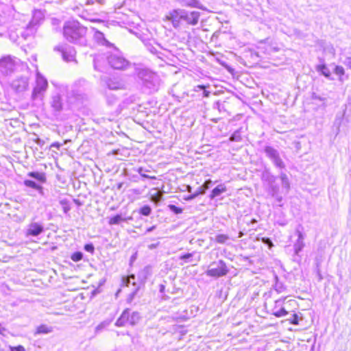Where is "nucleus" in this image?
<instances>
[{
	"mask_svg": "<svg viewBox=\"0 0 351 351\" xmlns=\"http://www.w3.org/2000/svg\"><path fill=\"white\" fill-rule=\"evenodd\" d=\"M86 30V28L81 25L77 21H67L63 27V34L64 38L71 43L85 45L84 36Z\"/></svg>",
	"mask_w": 351,
	"mask_h": 351,
	"instance_id": "nucleus-1",
	"label": "nucleus"
},
{
	"mask_svg": "<svg viewBox=\"0 0 351 351\" xmlns=\"http://www.w3.org/2000/svg\"><path fill=\"white\" fill-rule=\"evenodd\" d=\"M138 78L141 80L142 84L149 93L156 92L160 84V80L158 75L148 69L137 67L135 70Z\"/></svg>",
	"mask_w": 351,
	"mask_h": 351,
	"instance_id": "nucleus-2",
	"label": "nucleus"
},
{
	"mask_svg": "<svg viewBox=\"0 0 351 351\" xmlns=\"http://www.w3.org/2000/svg\"><path fill=\"white\" fill-rule=\"evenodd\" d=\"M16 60L11 56H6L0 59V79L11 75L15 70Z\"/></svg>",
	"mask_w": 351,
	"mask_h": 351,
	"instance_id": "nucleus-3",
	"label": "nucleus"
},
{
	"mask_svg": "<svg viewBox=\"0 0 351 351\" xmlns=\"http://www.w3.org/2000/svg\"><path fill=\"white\" fill-rule=\"evenodd\" d=\"M48 87L47 80L39 72L36 73V86L33 89L32 99L42 100Z\"/></svg>",
	"mask_w": 351,
	"mask_h": 351,
	"instance_id": "nucleus-4",
	"label": "nucleus"
},
{
	"mask_svg": "<svg viewBox=\"0 0 351 351\" xmlns=\"http://www.w3.org/2000/svg\"><path fill=\"white\" fill-rule=\"evenodd\" d=\"M110 66L114 69H125L129 66V62L118 52L111 53L107 56Z\"/></svg>",
	"mask_w": 351,
	"mask_h": 351,
	"instance_id": "nucleus-5",
	"label": "nucleus"
},
{
	"mask_svg": "<svg viewBox=\"0 0 351 351\" xmlns=\"http://www.w3.org/2000/svg\"><path fill=\"white\" fill-rule=\"evenodd\" d=\"M264 152L267 157H268L273 164L278 168L284 169L285 167V162L282 161L280 156V154L277 149L271 147L266 146L264 148Z\"/></svg>",
	"mask_w": 351,
	"mask_h": 351,
	"instance_id": "nucleus-6",
	"label": "nucleus"
},
{
	"mask_svg": "<svg viewBox=\"0 0 351 351\" xmlns=\"http://www.w3.org/2000/svg\"><path fill=\"white\" fill-rule=\"evenodd\" d=\"M45 13L41 10H35L33 12L32 19L27 25V31L29 34H34L37 29L38 25L43 21Z\"/></svg>",
	"mask_w": 351,
	"mask_h": 351,
	"instance_id": "nucleus-7",
	"label": "nucleus"
},
{
	"mask_svg": "<svg viewBox=\"0 0 351 351\" xmlns=\"http://www.w3.org/2000/svg\"><path fill=\"white\" fill-rule=\"evenodd\" d=\"M216 265L215 267H210L206 271V275L212 277H221L228 273L226 265L223 261L220 260L218 263H213L210 267Z\"/></svg>",
	"mask_w": 351,
	"mask_h": 351,
	"instance_id": "nucleus-8",
	"label": "nucleus"
},
{
	"mask_svg": "<svg viewBox=\"0 0 351 351\" xmlns=\"http://www.w3.org/2000/svg\"><path fill=\"white\" fill-rule=\"evenodd\" d=\"M183 14H184V10L175 9L169 13L167 19L171 22L175 28H178L180 27V21L182 20Z\"/></svg>",
	"mask_w": 351,
	"mask_h": 351,
	"instance_id": "nucleus-9",
	"label": "nucleus"
},
{
	"mask_svg": "<svg viewBox=\"0 0 351 351\" xmlns=\"http://www.w3.org/2000/svg\"><path fill=\"white\" fill-rule=\"evenodd\" d=\"M200 13L199 12L193 11L189 12L184 10V14L182 15V20L188 25H195L199 21Z\"/></svg>",
	"mask_w": 351,
	"mask_h": 351,
	"instance_id": "nucleus-10",
	"label": "nucleus"
},
{
	"mask_svg": "<svg viewBox=\"0 0 351 351\" xmlns=\"http://www.w3.org/2000/svg\"><path fill=\"white\" fill-rule=\"evenodd\" d=\"M11 86L16 92H23L28 86V80L26 77L17 78L12 82Z\"/></svg>",
	"mask_w": 351,
	"mask_h": 351,
	"instance_id": "nucleus-11",
	"label": "nucleus"
},
{
	"mask_svg": "<svg viewBox=\"0 0 351 351\" xmlns=\"http://www.w3.org/2000/svg\"><path fill=\"white\" fill-rule=\"evenodd\" d=\"M213 182L211 180H207L204 182V183L198 188V189L192 195H190L185 197V199L187 201L193 199L199 195H203L206 193V191L208 190L212 185Z\"/></svg>",
	"mask_w": 351,
	"mask_h": 351,
	"instance_id": "nucleus-12",
	"label": "nucleus"
},
{
	"mask_svg": "<svg viewBox=\"0 0 351 351\" xmlns=\"http://www.w3.org/2000/svg\"><path fill=\"white\" fill-rule=\"evenodd\" d=\"M285 299H279L276 300L275 306L272 309V314L276 317H280L285 316L288 314V312L282 307V304Z\"/></svg>",
	"mask_w": 351,
	"mask_h": 351,
	"instance_id": "nucleus-13",
	"label": "nucleus"
},
{
	"mask_svg": "<svg viewBox=\"0 0 351 351\" xmlns=\"http://www.w3.org/2000/svg\"><path fill=\"white\" fill-rule=\"evenodd\" d=\"M44 228L41 224L33 222L28 226V228L27 230V235L36 237L41 234Z\"/></svg>",
	"mask_w": 351,
	"mask_h": 351,
	"instance_id": "nucleus-14",
	"label": "nucleus"
},
{
	"mask_svg": "<svg viewBox=\"0 0 351 351\" xmlns=\"http://www.w3.org/2000/svg\"><path fill=\"white\" fill-rule=\"evenodd\" d=\"M296 234L298 236V239L293 245V248H294L295 254L298 255L300 253V252H301L304 247V235L299 230H296Z\"/></svg>",
	"mask_w": 351,
	"mask_h": 351,
	"instance_id": "nucleus-15",
	"label": "nucleus"
},
{
	"mask_svg": "<svg viewBox=\"0 0 351 351\" xmlns=\"http://www.w3.org/2000/svg\"><path fill=\"white\" fill-rule=\"evenodd\" d=\"M182 6L195 8L202 10H205V8L202 5L199 0H176Z\"/></svg>",
	"mask_w": 351,
	"mask_h": 351,
	"instance_id": "nucleus-16",
	"label": "nucleus"
},
{
	"mask_svg": "<svg viewBox=\"0 0 351 351\" xmlns=\"http://www.w3.org/2000/svg\"><path fill=\"white\" fill-rule=\"evenodd\" d=\"M130 310L129 308L124 310L120 317L117 320L115 325L121 327L125 326L127 322L130 323Z\"/></svg>",
	"mask_w": 351,
	"mask_h": 351,
	"instance_id": "nucleus-17",
	"label": "nucleus"
},
{
	"mask_svg": "<svg viewBox=\"0 0 351 351\" xmlns=\"http://www.w3.org/2000/svg\"><path fill=\"white\" fill-rule=\"evenodd\" d=\"M75 50L72 47L68 46L63 53L62 58L66 62L73 61L75 60Z\"/></svg>",
	"mask_w": 351,
	"mask_h": 351,
	"instance_id": "nucleus-18",
	"label": "nucleus"
},
{
	"mask_svg": "<svg viewBox=\"0 0 351 351\" xmlns=\"http://www.w3.org/2000/svg\"><path fill=\"white\" fill-rule=\"evenodd\" d=\"M51 106L53 108L54 111L58 112L62 110V102L59 95H56L52 97Z\"/></svg>",
	"mask_w": 351,
	"mask_h": 351,
	"instance_id": "nucleus-19",
	"label": "nucleus"
},
{
	"mask_svg": "<svg viewBox=\"0 0 351 351\" xmlns=\"http://www.w3.org/2000/svg\"><path fill=\"white\" fill-rule=\"evenodd\" d=\"M262 180L267 183V186L273 182H276V178L269 170L265 169L261 176Z\"/></svg>",
	"mask_w": 351,
	"mask_h": 351,
	"instance_id": "nucleus-20",
	"label": "nucleus"
},
{
	"mask_svg": "<svg viewBox=\"0 0 351 351\" xmlns=\"http://www.w3.org/2000/svg\"><path fill=\"white\" fill-rule=\"evenodd\" d=\"M227 191L226 186L224 184L217 185L215 189H213L209 197L211 199H213L216 197L219 196L221 193Z\"/></svg>",
	"mask_w": 351,
	"mask_h": 351,
	"instance_id": "nucleus-21",
	"label": "nucleus"
},
{
	"mask_svg": "<svg viewBox=\"0 0 351 351\" xmlns=\"http://www.w3.org/2000/svg\"><path fill=\"white\" fill-rule=\"evenodd\" d=\"M106 85L110 90L121 89L123 86L122 84L119 81L109 78L106 81Z\"/></svg>",
	"mask_w": 351,
	"mask_h": 351,
	"instance_id": "nucleus-22",
	"label": "nucleus"
},
{
	"mask_svg": "<svg viewBox=\"0 0 351 351\" xmlns=\"http://www.w3.org/2000/svg\"><path fill=\"white\" fill-rule=\"evenodd\" d=\"M280 178L282 189L285 191L286 193H288L290 189V183L287 176L285 173L282 172L280 175Z\"/></svg>",
	"mask_w": 351,
	"mask_h": 351,
	"instance_id": "nucleus-23",
	"label": "nucleus"
},
{
	"mask_svg": "<svg viewBox=\"0 0 351 351\" xmlns=\"http://www.w3.org/2000/svg\"><path fill=\"white\" fill-rule=\"evenodd\" d=\"M27 176L29 177H31L32 178H34L37 180L38 181L40 182H46V177L45 174L44 173L41 172H37V171H32L28 173Z\"/></svg>",
	"mask_w": 351,
	"mask_h": 351,
	"instance_id": "nucleus-24",
	"label": "nucleus"
},
{
	"mask_svg": "<svg viewBox=\"0 0 351 351\" xmlns=\"http://www.w3.org/2000/svg\"><path fill=\"white\" fill-rule=\"evenodd\" d=\"M130 219H132L131 217H130L128 218H125V217H123L121 215H117L110 219L109 223L110 225H117V224H119L122 221H126L127 220H130Z\"/></svg>",
	"mask_w": 351,
	"mask_h": 351,
	"instance_id": "nucleus-25",
	"label": "nucleus"
},
{
	"mask_svg": "<svg viewBox=\"0 0 351 351\" xmlns=\"http://www.w3.org/2000/svg\"><path fill=\"white\" fill-rule=\"evenodd\" d=\"M53 331V328L47 325L42 324L37 327L36 334H48Z\"/></svg>",
	"mask_w": 351,
	"mask_h": 351,
	"instance_id": "nucleus-26",
	"label": "nucleus"
},
{
	"mask_svg": "<svg viewBox=\"0 0 351 351\" xmlns=\"http://www.w3.org/2000/svg\"><path fill=\"white\" fill-rule=\"evenodd\" d=\"M316 69L318 72H320L323 75L326 77H329L330 72L329 69L325 64H319L316 66Z\"/></svg>",
	"mask_w": 351,
	"mask_h": 351,
	"instance_id": "nucleus-27",
	"label": "nucleus"
},
{
	"mask_svg": "<svg viewBox=\"0 0 351 351\" xmlns=\"http://www.w3.org/2000/svg\"><path fill=\"white\" fill-rule=\"evenodd\" d=\"M141 316L136 311H134L132 313L130 312V324L132 326L136 325L140 320Z\"/></svg>",
	"mask_w": 351,
	"mask_h": 351,
	"instance_id": "nucleus-28",
	"label": "nucleus"
},
{
	"mask_svg": "<svg viewBox=\"0 0 351 351\" xmlns=\"http://www.w3.org/2000/svg\"><path fill=\"white\" fill-rule=\"evenodd\" d=\"M279 186L276 182L268 186V193L271 195H277V193H279Z\"/></svg>",
	"mask_w": 351,
	"mask_h": 351,
	"instance_id": "nucleus-29",
	"label": "nucleus"
},
{
	"mask_svg": "<svg viewBox=\"0 0 351 351\" xmlns=\"http://www.w3.org/2000/svg\"><path fill=\"white\" fill-rule=\"evenodd\" d=\"M230 239V237L227 234H219L215 236V241L220 244H224L226 243L228 240Z\"/></svg>",
	"mask_w": 351,
	"mask_h": 351,
	"instance_id": "nucleus-30",
	"label": "nucleus"
},
{
	"mask_svg": "<svg viewBox=\"0 0 351 351\" xmlns=\"http://www.w3.org/2000/svg\"><path fill=\"white\" fill-rule=\"evenodd\" d=\"M24 184L26 186L32 188L34 189H36V190H39V191H42V189H43L41 186L37 184L34 181H32V180H26L24 181Z\"/></svg>",
	"mask_w": 351,
	"mask_h": 351,
	"instance_id": "nucleus-31",
	"label": "nucleus"
},
{
	"mask_svg": "<svg viewBox=\"0 0 351 351\" xmlns=\"http://www.w3.org/2000/svg\"><path fill=\"white\" fill-rule=\"evenodd\" d=\"M162 199V193L159 191H156L155 193L151 195V200L157 204Z\"/></svg>",
	"mask_w": 351,
	"mask_h": 351,
	"instance_id": "nucleus-32",
	"label": "nucleus"
},
{
	"mask_svg": "<svg viewBox=\"0 0 351 351\" xmlns=\"http://www.w3.org/2000/svg\"><path fill=\"white\" fill-rule=\"evenodd\" d=\"M242 140L240 130H236L230 137V141L240 142Z\"/></svg>",
	"mask_w": 351,
	"mask_h": 351,
	"instance_id": "nucleus-33",
	"label": "nucleus"
},
{
	"mask_svg": "<svg viewBox=\"0 0 351 351\" xmlns=\"http://www.w3.org/2000/svg\"><path fill=\"white\" fill-rule=\"evenodd\" d=\"M136 171L143 177V178H149V179H152V180H156V176H149V175H147L145 174L144 172H147L148 171V170H145L144 169L143 167H138L137 169H136Z\"/></svg>",
	"mask_w": 351,
	"mask_h": 351,
	"instance_id": "nucleus-34",
	"label": "nucleus"
},
{
	"mask_svg": "<svg viewBox=\"0 0 351 351\" xmlns=\"http://www.w3.org/2000/svg\"><path fill=\"white\" fill-rule=\"evenodd\" d=\"M110 323V321H104L101 322L97 327L95 328V332H100L102 330H104L106 327H107Z\"/></svg>",
	"mask_w": 351,
	"mask_h": 351,
	"instance_id": "nucleus-35",
	"label": "nucleus"
},
{
	"mask_svg": "<svg viewBox=\"0 0 351 351\" xmlns=\"http://www.w3.org/2000/svg\"><path fill=\"white\" fill-rule=\"evenodd\" d=\"M60 204H61L64 213H67L71 210L70 205L67 200L62 199L60 201Z\"/></svg>",
	"mask_w": 351,
	"mask_h": 351,
	"instance_id": "nucleus-36",
	"label": "nucleus"
},
{
	"mask_svg": "<svg viewBox=\"0 0 351 351\" xmlns=\"http://www.w3.org/2000/svg\"><path fill=\"white\" fill-rule=\"evenodd\" d=\"M152 209L149 206H144L141 208L140 213L144 216H149Z\"/></svg>",
	"mask_w": 351,
	"mask_h": 351,
	"instance_id": "nucleus-37",
	"label": "nucleus"
},
{
	"mask_svg": "<svg viewBox=\"0 0 351 351\" xmlns=\"http://www.w3.org/2000/svg\"><path fill=\"white\" fill-rule=\"evenodd\" d=\"M82 258H83V254L80 252H75L71 255V259H72V261H73L75 262L81 261L82 259Z\"/></svg>",
	"mask_w": 351,
	"mask_h": 351,
	"instance_id": "nucleus-38",
	"label": "nucleus"
},
{
	"mask_svg": "<svg viewBox=\"0 0 351 351\" xmlns=\"http://www.w3.org/2000/svg\"><path fill=\"white\" fill-rule=\"evenodd\" d=\"M289 322L294 325H298L299 324V318L298 315L295 313L291 314V317L288 319Z\"/></svg>",
	"mask_w": 351,
	"mask_h": 351,
	"instance_id": "nucleus-39",
	"label": "nucleus"
},
{
	"mask_svg": "<svg viewBox=\"0 0 351 351\" xmlns=\"http://www.w3.org/2000/svg\"><path fill=\"white\" fill-rule=\"evenodd\" d=\"M169 208L171 211L176 214H180L182 213V209L173 204L169 205Z\"/></svg>",
	"mask_w": 351,
	"mask_h": 351,
	"instance_id": "nucleus-40",
	"label": "nucleus"
},
{
	"mask_svg": "<svg viewBox=\"0 0 351 351\" xmlns=\"http://www.w3.org/2000/svg\"><path fill=\"white\" fill-rule=\"evenodd\" d=\"M334 72L335 74L341 76L344 75L345 71L343 66H336Z\"/></svg>",
	"mask_w": 351,
	"mask_h": 351,
	"instance_id": "nucleus-41",
	"label": "nucleus"
},
{
	"mask_svg": "<svg viewBox=\"0 0 351 351\" xmlns=\"http://www.w3.org/2000/svg\"><path fill=\"white\" fill-rule=\"evenodd\" d=\"M193 253H187L186 254H184L180 257V259L184 260L185 263L190 262L189 259L193 256Z\"/></svg>",
	"mask_w": 351,
	"mask_h": 351,
	"instance_id": "nucleus-42",
	"label": "nucleus"
},
{
	"mask_svg": "<svg viewBox=\"0 0 351 351\" xmlns=\"http://www.w3.org/2000/svg\"><path fill=\"white\" fill-rule=\"evenodd\" d=\"M84 250L91 254L94 252L95 247L92 243H88L84 245Z\"/></svg>",
	"mask_w": 351,
	"mask_h": 351,
	"instance_id": "nucleus-43",
	"label": "nucleus"
},
{
	"mask_svg": "<svg viewBox=\"0 0 351 351\" xmlns=\"http://www.w3.org/2000/svg\"><path fill=\"white\" fill-rule=\"evenodd\" d=\"M262 242L265 243V245H267L269 248H271V247L274 246L272 241L269 238L263 237L262 238Z\"/></svg>",
	"mask_w": 351,
	"mask_h": 351,
	"instance_id": "nucleus-44",
	"label": "nucleus"
},
{
	"mask_svg": "<svg viewBox=\"0 0 351 351\" xmlns=\"http://www.w3.org/2000/svg\"><path fill=\"white\" fill-rule=\"evenodd\" d=\"M271 197H273L276 199L278 206H282L281 202H282V197L281 195H280L279 193H277V195H271Z\"/></svg>",
	"mask_w": 351,
	"mask_h": 351,
	"instance_id": "nucleus-45",
	"label": "nucleus"
},
{
	"mask_svg": "<svg viewBox=\"0 0 351 351\" xmlns=\"http://www.w3.org/2000/svg\"><path fill=\"white\" fill-rule=\"evenodd\" d=\"M343 62L348 69H351V57H347Z\"/></svg>",
	"mask_w": 351,
	"mask_h": 351,
	"instance_id": "nucleus-46",
	"label": "nucleus"
},
{
	"mask_svg": "<svg viewBox=\"0 0 351 351\" xmlns=\"http://www.w3.org/2000/svg\"><path fill=\"white\" fill-rule=\"evenodd\" d=\"M322 261H323V257L322 255L319 257L317 256L315 258L316 267H320Z\"/></svg>",
	"mask_w": 351,
	"mask_h": 351,
	"instance_id": "nucleus-47",
	"label": "nucleus"
},
{
	"mask_svg": "<svg viewBox=\"0 0 351 351\" xmlns=\"http://www.w3.org/2000/svg\"><path fill=\"white\" fill-rule=\"evenodd\" d=\"M66 47L62 45H58L54 47V51H60L62 53V56L63 55L64 51H65Z\"/></svg>",
	"mask_w": 351,
	"mask_h": 351,
	"instance_id": "nucleus-48",
	"label": "nucleus"
},
{
	"mask_svg": "<svg viewBox=\"0 0 351 351\" xmlns=\"http://www.w3.org/2000/svg\"><path fill=\"white\" fill-rule=\"evenodd\" d=\"M276 290L278 293H282L285 290V287L282 285L276 283Z\"/></svg>",
	"mask_w": 351,
	"mask_h": 351,
	"instance_id": "nucleus-49",
	"label": "nucleus"
},
{
	"mask_svg": "<svg viewBox=\"0 0 351 351\" xmlns=\"http://www.w3.org/2000/svg\"><path fill=\"white\" fill-rule=\"evenodd\" d=\"M12 351H25V349L23 346H18L12 348Z\"/></svg>",
	"mask_w": 351,
	"mask_h": 351,
	"instance_id": "nucleus-50",
	"label": "nucleus"
},
{
	"mask_svg": "<svg viewBox=\"0 0 351 351\" xmlns=\"http://www.w3.org/2000/svg\"><path fill=\"white\" fill-rule=\"evenodd\" d=\"M316 269H317V277H318V280L319 281H321V280H322L323 277H322V275L321 274L320 267H316Z\"/></svg>",
	"mask_w": 351,
	"mask_h": 351,
	"instance_id": "nucleus-51",
	"label": "nucleus"
},
{
	"mask_svg": "<svg viewBox=\"0 0 351 351\" xmlns=\"http://www.w3.org/2000/svg\"><path fill=\"white\" fill-rule=\"evenodd\" d=\"M36 143L40 146H43L44 145V141L38 138L36 141H35Z\"/></svg>",
	"mask_w": 351,
	"mask_h": 351,
	"instance_id": "nucleus-52",
	"label": "nucleus"
},
{
	"mask_svg": "<svg viewBox=\"0 0 351 351\" xmlns=\"http://www.w3.org/2000/svg\"><path fill=\"white\" fill-rule=\"evenodd\" d=\"M206 86L204 85H197L195 88V90L198 91L199 90H204Z\"/></svg>",
	"mask_w": 351,
	"mask_h": 351,
	"instance_id": "nucleus-53",
	"label": "nucleus"
},
{
	"mask_svg": "<svg viewBox=\"0 0 351 351\" xmlns=\"http://www.w3.org/2000/svg\"><path fill=\"white\" fill-rule=\"evenodd\" d=\"M98 61H99V60L97 58H95L94 59V68H95V70L99 71V69L97 66V62Z\"/></svg>",
	"mask_w": 351,
	"mask_h": 351,
	"instance_id": "nucleus-54",
	"label": "nucleus"
},
{
	"mask_svg": "<svg viewBox=\"0 0 351 351\" xmlns=\"http://www.w3.org/2000/svg\"><path fill=\"white\" fill-rule=\"evenodd\" d=\"M159 243H153V244H151L148 246L149 249L150 250H153L154 248H156L158 245Z\"/></svg>",
	"mask_w": 351,
	"mask_h": 351,
	"instance_id": "nucleus-55",
	"label": "nucleus"
},
{
	"mask_svg": "<svg viewBox=\"0 0 351 351\" xmlns=\"http://www.w3.org/2000/svg\"><path fill=\"white\" fill-rule=\"evenodd\" d=\"M156 229V226H152V227L147 228L145 231V234L150 232Z\"/></svg>",
	"mask_w": 351,
	"mask_h": 351,
	"instance_id": "nucleus-56",
	"label": "nucleus"
},
{
	"mask_svg": "<svg viewBox=\"0 0 351 351\" xmlns=\"http://www.w3.org/2000/svg\"><path fill=\"white\" fill-rule=\"evenodd\" d=\"M131 279H134V275H131L130 276L129 278L126 281V285L128 286V285L131 282L130 280Z\"/></svg>",
	"mask_w": 351,
	"mask_h": 351,
	"instance_id": "nucleus-57",
	"label": "nucleus"
},
{
	"mask_svg": "<svg viewBox=\"0 0 351 351\" xmlns=\"http://www.w3.org/2000/svg\"><path fill=\"white\" fill-rule=\"evenodd\" d=\"M5 23V19L3 16L0 14V26Z\"/></svg>",
	"mask_w": 351,
	"mask_h": 351,
	"instance_id": "nucleus-58",
	"label": "nucleus"
},
{
	"mask_svg": "<svg viewBox=\"0 0 351 351\" xmlns=\"http://www.w3.org/2000/svg\"><path fill=\"white\" fill-rule=\"evenodd\" d=\"M51 147H56V148L59 149V148H60V144L59 143H53L51 145Z\"/></svg>",
	"mask_w": 351,
	"mask_h": 351,
	"instance_id": "nucleus-59",
	"label": "nucleus"
},
{
	"mask_svg": "<svg viewBox=\"0 0 351 351\" xmlns=\"http://www.w3.org/2000/svg\"><path fill=\"white\" fill-rule=\"evenodd\" d=\"M124 183L123 182H120L117 185V189L118 190H121L123 186Z\"/></svg>",
	"mask_w": 351,
	"mask_h": 351,
	"instance_id": "nucleus-60",
	"label": "nucleus"
},
{
	"mask_svg": "<svg viewBox=\"0 0 351 351\" xmlns=\"http://www.w3.org/2000/svg\"><path fill=\"white\" fill-rule=\"evenodd\" d=\"M209 95H210V92H208V91H207V90H206L204 89V96L207 97H208V96H209Z\"/></svg>",
	"mask_w": 351,
	"mask_h": 351,
	"instance_id": "nucleus-61",
	"label": "nucleus"
},
{
	"mask_svg": "<svg viewBox=\"0 0 351 351\" xmlns=\"http://www.w3.org/2000/svg\"><path fill=\"white\" fill-rule=\"evenodd\" d=\"M164 290H165V286H164V285H160V292H163V291H164Z\"/></svg>",
	"mask_w": 351,
	"mask_h": 351,
	"instance_id": "nucleus-62",
	"label": "nucleus"
},
{
	"mask_svg": "<svg viewBox=\"0 0 351 351\" xmlns=\"http://www.w3.org/2000/svg\"><path fill=\"white\" fill-rule=\"evenodd\" d=\"M313 98H314V99H317L321 100V101L322 100V99H321V97H317V96H316V95H313Z\"/></svg>",
	"mask_w": 351,
	"mask_h": 351,
	"instance_id": "nucleus-63",
	"label": "nucleus"
},
{
	"mask_svg": "<svg viewBox=\"0 0 351 351\" xmlns=\"http://www.w3.org/2000/svg\"><path fill=\"white\" fill-rule=\"evenodd\" d=\"M243 233L242 232H239L238 237L241 238L243 237Z\"/></svg>",
	"mask_w": 351,
	"mask_h": 351,
	"instance_id": "nucleus-64",
	"label": "nucleus"
}]
</instances>
